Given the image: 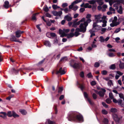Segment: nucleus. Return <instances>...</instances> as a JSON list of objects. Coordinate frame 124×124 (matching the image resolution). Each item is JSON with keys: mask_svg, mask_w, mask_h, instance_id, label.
Returning <instances> with one entry per match:
<instances>
[{"mask_svg": "<svg viewBox=\"0 0 124 124\" xmlns=\"http://www.w3.org/2000/svg\"><path fill=\"white\" fill-rule=\"evenodd\" d=\"M69 121H74L77 122H82L83 119L81 115L75 111H70L67 117Z\"/></svg>", "mask_w": 124, "mask_h": 124, "instance_id": "f257e3e1", "label": "nucleus"}, {"mask_svg": "<svg viewBox=\"0 0 124 124\" xmlns=\"http://www.w3.org/2000/svg\"><path fill=\"white\" fill-rule=\"evenodd\" d=\"M92 21L91 19H90L86 20V21L84 22V23H81L79 26V28H77L75 31L74 34V36L77 37L80 34L79 32H85L86 30V27L88 26V23Z\"/></svg>", "mask_w": 124, "mask_h": 124, "instance_id": "f03ea898", "label": "nucleus"}, {"mask_svg": "<svg viewBox=\"0 0 124 124\" xmlns=\"http://www.w3.org/2000/svg\"><path fill=\"white\" fill-rule=\"evenodd\" d=\"M112 116L114 120L117 123H118L122 118L120 115H117L115 113L112 114Z\"/></svg>", "mask_w": 124, "mask_h": 124, "instance_id": "7ed1b4c3", "label": "nucleus"}, {"mask_svg": "<svg viewBox=\"0 0 124 124\" xmlns=\"http://www.w3.org/2000/svg\"><path fill=\"white\" fill-rule=\"evenodd\" d=\"M117 20L116 16L114 17L113 20H112V23L110 24V26L111 27H113L117 26L120 24L119 22H117Z\"/></svg>", "mask_w": 124, "mask_h": 124, "instance_id": "20e7f679", "label": "nucleus"}, {"mask_svg": "<svg viewBox=\"0 0 124 124\" xmlns=\"http://www.w3.org/2000/svg\"><path fill=\"white\" fill-rule=\"evenodd\" d=\"M70 31V30L69 29H63V30L60 29L59 30V32L60 34H61L60 37H63L64 36H66V34L65 33H68Z\"/></svg>", "mask_w": 124, "mask_h": 124, "instance_id": "39448f33", "label": "nucleus"}, {"mask_svg": "<svg viewBox=\"0 0 124 124\" xmlns=\"http://www.w3.org/2000/svg\"><path fill=\"white\" fill-rule=\"evenodd\" d=\"M96 23H94L93 24V29L95 32H97L101 28V26L97 24Z\"/></svg>", "mask_w": 124, "mask_h": 124, "instance_id": "423d86ee", "label": "nucleus"}, {"mask_svg": "<svg viewBox=\"0 0 124 124\" xmlns=\"http://www.w3.org/2000/svg\"><path fill=\"white\" fill-rule=\"evenodd\" d=\"M102 16L101 15H95L94 16L96 23H100L102 22V20L100 19L101 18Z\"/></svg>", "mask_w": 124, "mask_h": 124, "instance_id": "0eeeda50", "label": "nucleus"}, {"mask_svg": "<svg viewBox=\"0 0 124 124\" xmlns=\"http://www.w3.org/2000/svg\"><path fill=\"white\" fill-rule=\"evenodd\" d=\"M53 15L55 16L60 17L62 15V11H60L57 12L55 11H53L52 12Z\"/></svg>", "mask_w": 124, "mask_h": 124, "instance_id": "6e6552de", "label": "nucleus"}, {"mask_svg": "<svg viewBox=\"0 0 124 124\" xmlns=\"http://www.w3.org/2000/svg\"><path fill=\"white\" fill-rule=\"evenodd\" d=\"M66 71L64 69H62V67H60L58 70L56 72V74H60L62 75L66 73Z\"/></svg>", "mask_w": 124, "mask_h": 124, "instance_id": "1a4fd4ad", "label": "nucleus"}, {"mask_svg": "<svg viewBox=\"0 0 124 124\" xmlns=\"http://www.w3.org/2000/svg\"><path fill=\"white\" fill-rule=\"evenodd\" d=\"M84 95L85 97L86 98L89 103L91 105H93V102L88 97V94L87 93L85 92L84 93Z\"/></svg>", "mask_w": 124, "mask_h": 124, "instance_id": "9d476101", "label": "nucleus"}, {"mask_svg": "<svg viewBox=\"0 0 124 124\" xmlns=\"http://www.w3.org/2000/svg\"><path fill=\"white\" fill-rule=\"evenodd\" d=\"M102 91H100L98 92V94H99L100 96L101 97L103 96L105 94V93L106 92V90L103 88H101V89Z\"/></svg>", "mask_w": 124, "mask_h": 124, "instance_id": "9b49d317", "label": "nucleus"}, {"mask_svg": "<svg viewBox=\"0 0 124 124\" xmlns=\"http://www.w3.org/2000/svg\"><path fill=\"white\" fill-rule=\"evenodd\" d=\"M116 2L117 3L114 5V6L116 7V8L117 9L118 8V6L120 3H123V0H116Z\"/></svg>", "mask_w": 124, "mask_h": 124, "instance_id": "f8f14e48", "label": "nucleus"}, {"mask_svg": "<svg viewBox=\"0 0 124 124\" xmlns=\"http://www.w3.org/2000/svg\"><path fill=\"white\" fill-rule=\"evenodd\" d=\"M23 31L19 30L16 31V37L19 38L21 36V34L23 32Z\"/></svg>", "mask_w": 124, "mask_h": 124, "instance_id": "ddd939ff", "label": "nucleus"}, {"mask_svg": "<svg viewBox=\"0 0 124 124\" xmlns=\"http://www.w3.org/2000/svg\"><path fill=\"white\" fill-rule=\"evenodd\" d=\"M124 100L120 99L118 100V104L122 107H124Z\"/></svg>", "mask_w": 124, "mask_h": 124, "instance_id": "4468645a", "label": "nucleus"}, {"mask_svg": "<svg viewBox=\"0 0 124 124\" xmlns=\"http://www.w3.org/2000/svg\"><path fill=\"white\" fill-rule=\"evenodd\" d=\"M9 4V2L8 1L6 0L4 2L3 6L5 8L7 9L10 6Z\"/></svg>", "mask_w": 124, "mask_h": 124, "instance_id": "2eb2a0df", "label": "nucleus"}, {"mask_svg": "<svg viewBox=\"0 0 124 124\" xmlns=\"http://www.w3.org/2000/svg\"><path fill=\"white\" fill-rule=\"evenodd\" d=\"M85 18H82L80 21L77 22H76L77 25H79L81 23H84V22H85ZM86 22V21H85Z\"/></svg>", "mask_w": 124, "mask_h": 124, "instance_id": "dca6fc26", "label": "nucleus"}, {"mask_svg": "<svg viewBox=\"0 0 124 124\" xmlns=\"http://www.w3.org/2000/svg\"><path fill=\"white\" fill-rule=\"evenodd\" d=\"M64 19L67 20L68 21H70L72 19V18L70 16L67 15L64 17Z\"/></svg>", "mask_w": 124, "mask_h": 124, "instance_id": "f3484780", "label": "nucleus"}, {"mask_svg": "<svg viewBox=\"0 0 124 124\" xmlns=\"http://www.w3.org/2000/svg\"><path fill=\"white\" fill-rule=\"evenodd\" d=\"M44 44L46 46L50 47L51 46V44L48 41H46L44 42Z\"/></svg>", "mask_w": 124, "mask_h": 124, "instance_id": "a211bd4d", "label": "nucleus"}, {"mask_svg": "<svg viewBox=\"0 0 124 124\" xmlns=\"http://www.w3.org/2000/svg\"><path fill=\"white\" fill-rule=\"evenodd\" d=\"M80 65L78 64L75 63L73 66V67L75 69H79L80 68Z\"/></svg>", "mask_w": 124, "mask_h": 124, "instance_id": "6ab92c4d", "label": "nucleus"}, {"mask_svg": "<svg viewBox=\"0 0 124 124\" xmlns=\"http://www.w3.org/2000/svg\"><path fill=\"white\" fill-rule=\"evenodd\" d=\"M11 38L10 39V40L11 41L20 42V41H19L17 40V39L14 36L12 35L11 36Z\"/></svg>", "mask_w": 124, "mask_h": 124, "instance_id": "aec40b11", "label": "nucleus"}, {"mask_svg": "<svg viewBox=\"0 0 124 124\" xmlns=\"http://www.w3.org/2000/svg\"><path fill=\"white\" fill-rule=\"evenodd\" d=\"M45 123L47 124H54L55 122L53 121H51L49 119H47Z\"/></svg>", "mask_w": 124, "mask_h": 124, "instance_id": "412c9836", "label": "nucleus"}, {"mask_svg": "<svg viewBox=\"0 0 124 124\" xmlns=\"http://www.w3.org/2000/svg\"><path fill=\"white\" fill-rule=\"evenodd\" d=\"M67 58L66 57H64L62 58L60 60V61L62 62H65L67 61Z\"/></svg>", "mask_w": 124, "mask_h": 124, "instance_id": "4be33fe9", "label": "nucleus"}, {"mask_svg": "<svg viewBox=\"0 0 124 124\" xmlns=\"http://www.w3.org/2000/svg\"><path fill=\"white\" fill-rule=\"evenodd\" d=\"M19 111L23 115H25L27 114V112L26 111L23 109H20L19 110Z\"/></svg>", "mask_w": 124, "mask_h": 124, "instance_id": "5701e85b", "label": "nucleus"}, {"mask_svg": "<svg viewBox=\"0 0 124 124\" xmlns=\"http://www.w3.org/2000/svg\"><path fill=\"white\" fill-rule=\"evenodd\" d=\"M74 36V34L72 32L70 33L69 34H68L67 35L66 34V36H67L68 38H72Z\"/></svg>", "mask_w": 124, "mask_h": 124, "instance_id": "b1692460", "label": "nucleus"}, {"mask_svg": "<svg viewBox=\"0 0 124 124\" xmlns=\"http://www.w3.org/2000/svg\"><path fill=\"white\" fill-rule=\"evenodd\" d=\"M84 7L85 8H91L92 7V6L91 5H89V3H86L85 4Z\"/></svg>", "mask_w": 124, "mask_h": 124, "instance_id": "393cba45", "label": "nucleus"}, {"mask_svg": "<svg viewBox=\"0 0 124 124\" xmlns=\"http://www.w3.org/2000/svg\"><path fill=\"white\" fill-rule=\"evenodd\" d=\"M103 23V24L102 25V26L103 27H104L106 26V23H107V21L105 20H102V22Z\"/></svg>", "mask_w": 124, "mask_h": 124, "instance_id": "a878e982", "label": "nucleus"}, {"mask_svg": "<svg viewBox=\"0 0 124 124\" xmlns=\"http://www.w3.org/2000/svg\"><path fill=\"white\" fill-rule=\"evenodd\" d=\"M121 30L120 28H116L114 32V33H117L119 32Z\"/></svg>", "mask_w": 124, "mask_h": 124, "instance_id": "bb28decb", "label": "nucleus"}, {"mask_svg": "<svg viewBox=\"0 0 124 124\" xmlns=\"http://www.w3.org/2000/svg\"><path fill=\"white\" fill-rule=\"evenodd\" d=\"M108 119L104 118L103 121V122L105 124H108Z\"/></svg>", "mask_w": 124, "mask_h": 124, "instance_id": "cd10ccee", "label": "nucleus"}, {"mask_svg": "<svg viewBox=\"0 0 124 124\" xmlns=\"http://www.w3.org/2000/svg\"><path fill=\"white\" fill-rule=\"evenodd\" d=\"M120 68L121 69L124 68V63L120 62L119 65Z\"/></svg>", "mask_w": 124, "mask_h": 124, "instance_id": "c85d7f7f", "label": "nucleus"}, {"mask_svg": "<svg viewBox=\"0 0 124 124\" xmlns=\"http://www.w3.org/2000/svg\"><path fill=\"white\" fill-rule=\"evenodd\" d=\"M118 13L120 14H122V8L121 6H119V9L118 10Z\"/></svg>", "mask_w": 124, "mask_h": 124, "instance_id": "c756f323", "label": "nucleus"}, {"mask_svg": "<svg viewBox=\"0 0 124 124\" xmlns=\"http://www.w3.org/2000/svg\"><path fill=\"white\" fill-rule=\"evenodd\" d=\"M89 31L91 34V35L90 36L91 37H92V36L95 35V34L94 32L92 30H89Z\"/></svg>", "mask_w": 124, "mask_h": 124, "instance_id": "7c9ffc66", "label": "nucleus"}, {"mask_svg": "<svg viewBox=\"0 0 124 124\" xmlns=\"http://www.w3.org/2000/svg\"><path fill=\"white\" fill-rule=\"evenodd\" d=\"M52 7L54 10L58 8H60L57 5L55 4L53 5L52 6Z\"/></svg>", "mask_w": 124, "mask_h": 124, "instance_id": "2f4dec72", "label": "nucleus"}, {"mask_svg": "<svg viewBox=\"0 0 124 124\" xmlns=\"http://www.w3.org/2000/svg\"><path fill=\"white\" fill-rule=\"evenodd\" d=\"M12 116L14 117H18L19 116L14 111H12Z\"/></svg>", "mask_w": 124, "mask_h": 124, "instance_id": "473e14b6", "label": "nucleus"}, {"mask_svg": "<svg viewBox=\"0 0 124 124\" xmlns=\"http://www.w3.org/2000/svg\"><path fill=\"white\" fill-rule=\"evenodd\" d=\"M96 1L98 2L100 5H102L103 3L102 0H96Z\"/></svg>", "mask_w": 124, "mask_h": 124, "instance_id": "72a5a7b5", "label": "nucleus"}, {"mask_svg": "<svg viewBox=\"0 0 124 124\" xmlns=\"http://www.w3.org/2000/svg\"><path fill=\"white\" fill-rule=\"evenodd\" d=\"M39 14V13H37L33 14L32 16V19L33 20H35L36 19V15L37 14Z\"/></svg>", "mask_w": 124, "mask_h": 124, "instance_id": "f704fd0d", "label": "nucleus"}, {"mask_svg": "<svg viewBox=\"0 0 124 124\" xmlns=\"http://www.w3.org/2000/svg\"><path fill=\"white\" fill-rule=\"evenodd\" d=\"M116 68L115 65V64H112L110 65V68L111 69L114 70Z\"/></svg>", "mask_w": 124, "mask_h": 124, "instance_id": "c9c22d12", "label": "nucleus"}, {"mask_svg": "<svg viewBox=\"0 0 124 124\" xmlns=\"http://www.w3.org/2000/svg\"><path fill=\"white\" fill-rule=\"evenodd\" d=\"M100 41L101 42H103L104 41V38L102 36L100 37Z\"/></svg>", "mask_w": 124, "mask_h": 124, "instance_id": "e433bc0d", "label": "nucleus"}, {"mask_svg": "<svg viewBox=\"0 0 124 124\" xmlns=\"http://www.w3.org/2000/svg\"><path fill=\"white\" fill-rule=\"evenodd\" d=\"M108 55L110 57H113L115 56L114 54L111 53H109Z\"/></svg>", "mask_w": 124, "mask_h": 124, "instance_id": "4c0bfd02", "label": "nucleus"}, {"mask_svg": "<svg viewBox=\"0 0 124 124\" xmlns=\"http://www.w3.org/2000/svg\"><path fill=\"white\" fill-rule=\"evenodd\" d=\"M7 115L9 117L12 116V112L10 111L8 112L7 113Z\"/></svg>", "mask_w": 124, "mask_h": 124, "instance_id": "58836bf2", "label": "nucleus"}, {"mask_svg": "<svg viewBox=\"0 0 124 124\" xmlns=\"http://www.w3.org/2000/svg\"><path fill=\"white\" fill-rule=\"evenodd\" d=\"M95 42L93 41L92 44L91 46L92 48H95L97 47V46L95 44Z\"/></svg>", "mask_w": 124, "mask_h": 124, "instance_id": "ea45409f", "label": "nucleus"}, {"mask_svg": "<svg viewBox=\"0 0 124 124\" xmlns=\"http://www.w3.org/2000/svg\"><path fill=\"white\" fill-rule=\"evenodd\" d=\"M108 85L110 86H111L113 85V83L111 80H109V81L108 83Z\"/></svg>", "mask_w": 124, "mask_h": 124, "instance_id": "a19ab883", "label": "nucleus"}, {"mask_svg": "<svg viewBox=\"0 0 124 124\" xmlns=\"http://www.w3.org/2000/svg\"><path fill=\"white\" fill-rule=\"evenodd\" d=\"M111 111L113 113L116 112H117V109L115 108H112L111 109Z\"/></svg>", "mask_w": 124, "mask_h": 124, "instance_id": "79ce46f5", "label": "nucleus"}, {"mask_svg": "<svg viewBox=\"0 0 124 124\" xmlns=\"http://www.w3.org/2000/svg\"><path fill=\"white\" fill-rule=\"evenodd\" d=\"M106 101L107 103L109 104L112 101L109 99L108 98L106 100Z\"/></svg>", "mask_w": 124, "mask_h": 124, "instance_id": "37998d69", "label": "nucleus"}, {"mask_svg": "<svg viewBox=\"0 0 124 124\" xmlns=\"http://www.w3.org/2000/svg\"><path fill=\"white\" fill-rule=\"evenodd\" d=\"M43 9L44 11L46 12L48 11L49 10L47 6L44 7L43 8Z\"/></svg>", "mask_w": 124, "mask_h": 124, "instance_id": "c03bdc74", "label": "nucleus"}, {"mask_svg": "<svg viewBox=\"0 0 124 124\" xmlns=\"http://www.w3.org/2000/svg\"><path fill=\"white\" fill-rule=\"evenodd\" d=\"M100 65L99 63L97 62H96L94 65V66L95 67H98Z\"/></svg>", "mask_w": 124, "mask_h": 124, "instance_id": "a18cd8bd", "label": "nucleus"}, {"mask_svg": "<svg viewBox=\"0 0 124 124\" xmlns=\"http://www.w3.org/2000/svg\"><path fill=\"white\" fill-rule=\"evenodd\" d=\"M109 96L110 98L111 99H112L114 98V96L112 93H111L110 92L109 93Z\"/></svg>", "mask_w": 124, "mask_h": 124, "instance_id": "49530a36", "label": "nucleus"}, {"mask_svg": "<svg viewBox=\"0 0 124 124\" xmlns=\"http://www.w3.org/2000/svg\"><path fill=\"white\" fill-rule=\"evenodd\" d=\"M116 72L117 74H118L120 76H122L123 74V73L119 71H116Z\"/></svg>", "mask_w": 124, "mask_h": 124, "instance_id": "de8ad7c7", "label": "nucleus"}, {"mask_svg": "<svg viewBox=\"0 0 124 124\" xmlns=\"http://www.w3.org/2000/svg\"><path fill=\"white\" fill-rule=\"evenodd\" d=\"M95 2V1L94 0L89 1H88L89 3L91 4H93Z\"/></svg>", "mask_w": 124, "mask_h": 124, "instance_id": "09e8293b", "label": "nucleus"}, {"mask_svg": "<svg viewBox=\"0 0 124 124\" xmlns=\"http://www.w3.org/2000/svg\"><path fill=\"white\" fill-rule=\"evenodd\" d=\"M63 90V88L62 87H60L58 89V92L61 93Z\"/></svg>", "mask_w": 124, "mask_h": 124, "instance_id": "8fccbe9b", "label": "nucleus"}, {"mask_svg": "<svg viewBox=\"0 0 124 124\" xmlns=\"http://www.w3.org/2000/svg\"><path fill=\"white\" fill-rule=\"evenodd\" d=\"M92 97L94 99H96L97 98V95L95 93H93V94L92 95Z\"/></svg>", "mask_w": 124, "mask_h": 124, "instance_id": "3c124183", "label": "nucleus"}, {"mask_svg": "<svg viewBox=\"0 0 124 124\" xmlns=\"http://www.w3.org/2000/svg\"><path fill=\"white\" fill-rule=\"evenodd\" d=\"M87 77L89 78H92L93 77V76L91 72L88 73L87 75Z\"/></svg>", "mask_w": 124, "mask_h": 124, "instance_id": "603ef678", "label": "nucleus"}, {"mask_svg": "<svg viewBox=\"0 0 124 124\" xmlns=\"http://www.w3.org/2000/svg\"><path fill=\"white\" fill-rule=\"evenodd\" d=\"M74 4V3L73 2L69 6V8L70 9L73 8Z\"/></svg>", "mask_w": 124, "mask_h": 124, "instance_id": "864d4df0", "label": "nucleus"}, {"mask_svg": "<svg viewBox=\"0 0 124 124\" xmlns=\"http://www.w3.org/2000/svg\"><path fill=\"white\" fill-rule=\"evenodd\" d=\"M107 73V72L105 70H104L101 72V74L103 75H106Z\"/></svg>", "mask_w": 124, "mask_h": 124, "instance_id": "5fc2aeb1", "label": "nucleus"}, {"mask_svg": "<svg viewBox=\"0 0 124 124\" xmlns=\"http://www.w3.org/2000/svg\"><path fill=\"white\" fill-rule=\"evenodd\" d=\"M77 25L76 24V22H73L72 23V27L76 28L77 27Z\"/></svg>", "mask_w": 124, "mask_h": 124, "instance_id": "6e6d98bb", "label": "nucleus"}, {"mask_svg": "<svg viewBox=\"0 0 124 124\" xmlns=\"http://www.w3.org/2000/svg\"><path fill=\"white\" fill-rule=\"evenodd\" d=\"M102 113L103 114H107V111L103 109L102 110Z\"/></svg>", "mask_w": 124, "mask_h": 124, "instance_id": "4d7b16f0", "label": "nucleus"}, {"mask_svg": "<svg viewBox=\"0 0 124 124\" xmlns=\"http://www.w3.org/2000/svg\"><path fill=\"white\" fill-rule=\"evenodd\" d=\"M106 29L105 28H102L101 29V31L103 32L102 33H101V34H103V33H104L106 31Z\"/></svg>", "mask_w": 124, "mask_h": 124, "instance_id": "13d9d810", "label": "nucleus"}, {"mask_svg": "<svg viewBox=\"0 0 124 124\" xmlns=\"http://www.w3.org/2000/svg\"><path fill=\"white\" fill-rule=\"evenodd\" d=\"M96 84V82L94 81H92L91 83V84L92 86L95 85Z\"/></svg>", "mask_w": 124, "mask_h": 124, "instance_id": "bf43d9fd", "label": "nucleus"}, {"mask_svg": "<svg viewBox=\"0 0 124 124\" xmlns=\"http://www.w3.org/2000/svg\"><path fill=\"white\" fill-rule=\"evenodd\" d=\"M64 11L66 13H68L69 11H70V10L68 9V8H66L65 9H64Z\"/></svg>", "mask_w": 124, "mask_h": 124, "instance_id": "052dcab7", "label": "nucleus"}, {"mask_svg": "<svg viewBox=\"0 0 124 124\" xmlns=\"http://www.w3.org/2000/svg\"><path fill=\"white\" fill-rule=\"evenodd\" d=\"M46 24L48 26H51V22L49 21H46Z\"/></svg>", "mask_w": 124, "mask_h": 124, "instance_id": "680f3d73", "label": "nucleus"}, {"mask_svg": "<svg viewBox=\"0 0 124 124\" xmlns=\"http://www.w3.org/2000/svg\"><path fill=\"white\" fill-rule=\"evenodd\" d=\"M68 6V4L66 3H63L62 5V6L63 8H64L67 7Z\"/></svg>", "mask_w": 124, "mask_h": 124, "instance_id": "e2e57ef3", "label": "nucleus"}, {"mask_svg": "<svg viewBox=\"0 0 124 124\" xmlns=\"http://www.w3.org/2000/svg\"><path fill=\"white\" fill-rule=\"evenodd\" d=\"M82 0H76L75 1H74L73 2L75 4H77L81 2Z\"/></svg>", "mask_w": 124, "mask_h": 124, "instance_id": "0e129e2a", "label": "nucleus"}, {"mask_svg": "<svg viewBox=\"0 0 124 124\" xmlns=\"http://www.w3.org/2000/svg\"><path fill=\"white\" fill-rule=\"evenodd\" d=\"M91 17V15L89 14H88L87 15L86 17V18L88 19H89V18H90ZM87 20H88V19Z\"/></svg>", "mask_w": 124, "mask_h": 124, "instance_id": "69168bd1", "label": "nucleus"}, {"mask_svg": "<svg viewBox=\"0 0 124 124\" xmlns=\"http://www.w3.org/2000/svg\"><path fill=\"white\" fill-rule=\"evenodd\" d=\"M19 70H16L15 69H12L14 73L15 74H16L17 73L18 71H19Z\"/></svg>", "mask_w": 124, "mask_h": 124, "instance_id": "338daca9", "label": "nucleus"}, {"mask_svg": "<svg viewBox=\"0 0 124 124\" xmlns=\"http://www.w3.org/2000/svg\"><path fill=\"white\" fill-rule=\"evenodd\" d=\"M80 76L82 78H83L84 77V75L83 72L82 71L80 72Z\"/></svg>", "mask_w": 124, "mask_h": 124, "instance_id": "774afa93", "label": "nucleus"}]
</instances>
